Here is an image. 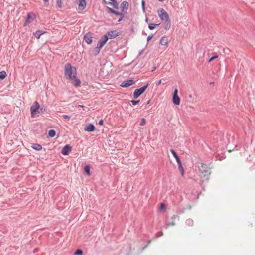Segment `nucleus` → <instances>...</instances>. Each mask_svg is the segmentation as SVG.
Returning a JSON list of instances; mask_svg holds the SVG:
<instances>
[{
    "label": "nucleus",
    "instance_id": "obj_1",
    "mask_svg": "<svg viewBox=\"0 0 255 255\" xmlns=\"http://www.w3.org/2000/svg\"><path fill=\"white\" fill-rule=\"evenodd\" d=\"M157 13L160 19L162 21H164V24L165 29L168 30L171 27V21L168 13L163 8L158 9L157 10Z\"/></svg>",
    "mask_w": 255,
    "mask_h": 255
},
{
    "label": "nucleus",
    "instance_id": "obj_2",
    "mask_svg": "<svg viewBox=\"0 0 255 255\" xmlns=\"http://www.w3.org/2000/svg\"><path fill=\"white\" fill-rule=\"evenodd\" d=\"M77 75V70L72 67L70 63H66L64 66V75L67 79L75 78Z\"/></svg>",
    "mask_w": 255,
    "mask_h": 255
},
{
    "label": "nucleus",
    "instance_id": "obj_3",
    "mask_svg": "<svg viewBox=\"0 0 255 255\" xmlns=\"http://www.w3.org/2000/svg\"><path fill=\"white\" fill-rule=\"evenodd\" d=\"M198 168L199 172L202 176L205 177L210 174V168L206 164L201 163L200 166Z\"/></svg>",
    "mask_w": 255,
    "mask_h": 255
},
{
    "label": "nucleus",
    "instance_id": "obj_4",
    "mask_svg": "<svg viewBox=\"0 0 255 255\" xmlns=\"http://www.w3.org/2000/svg\"><path fill=\"white\" fill-rule=\"evenodd\" d=\"M148 84L142 86L139 89H136L133 92V97L135 99L138 98L147 89Z\"/></svg>",
    "mask_w": 255,
    "mask_h": 255
},
{
    "label": "nucleus",
    "instance_id": "obj_5",
    "mask_svg": "<svg viewBox=\"0 0 255 255\" xmlns=\"http://www.w3.org/2000/svg\"><path fill=\"white\" fill-rule=\"evenodd\" d=\"M40 105L38 102L35 101L33 105L30 107V112L31 117H34L36 115L37 110L39 109Z\"/></svg>",
    "mask_w": 255,
    "mask_h": 255
},
{
    "label": "nucleus",
    "instance_id": "obj_6",
    "mask_svg": "<svg viewBox=\"0 0 255 255\" xmlns=\"http://www.w3.org/2000/svg\"><path fill=\"white\" fill-rule=\"evenodd\" d=\"M108 39L107 35H104L103 37L99 40L96 48H98V53L100 52V49L105 44Z\"/></svg>",
    "mask_w": 255,
    "mask_h": 255
},
{
    "label": "nucleus",
    "instance_id": "obj_7",
    "mask_svg": "<svg viewBox=\"0 0 255 255\" xmlns=\"http://www.w3.org/2000/svg\"><path fill=\"white\" fill-rule=\"evenodd\" d=\"M173 102L176 105H179L180 103V99L178 96V90L177 88H175L173 92V97H172Z\"/></svg>",
    "mask_w": 255,
    "mask_h": 255
},
{
    "label": "nucleus",
    "instance_id": "obj_8",
    "mask_svg": "<svg viewBox=\"0 0 255 255\" xmlns=\"http://www.w3.org/2000/svg\"><path fill=\"white\" fill-rule=\"evenodd\" d=\"M78 9L80 10H83L86 6L87 2L86 0H77Z\"/></svg>",
    "mask_w": 255,
    "mask_h": 255
},
{
    "label": "nucleus",
    "instance_id": "obj_9",
    "mask_svg": "<svg viewBox=\"0 0 255 255\" xmlns=\"http://www.w3.org/2000/svg\"><path fill=\"white\" fill-rule=\"evenodd\" d=\"M135 82L132 79H129L126 81H123L121 84V86L122 87H128L131 85L134 84Z\"/></svg>",
    "mask_w": 255,
    "mask_h": 255
},
{
    "label": "nucleus",
    "instance_id": "obj_10",
    "mask_svg": "<svg viewBox=\"0 0 255 255\" xmlns=\"http://www.w3.org/2000/svg\"><path fill=\"white\" fill-rule=\"evenodd\" d=\"M72 150V147L68 144L66 145L62 149L61 153L64 155H68Z\"/></svg>",
    "mask_w": 255,
    "mask_h": 255
},
{
    "label": "nucleus",
    "instance_id": "obj_11",
    "mask_svg": "<svg viewBox=\"0 0 255 255\" xmlns=\"http://www.w3.org/2000/svg\"><path fill=\"white\" fill-rule=\"evenodd\" d=\"M105 35H107L108 39H113L116 37L118 35V33L116 31H111L108 32Z\"/></svg>",
    "mask_w": 255,
    "mask_h": 255
},
{
    "label": "nucleus",
    "instance_id": "obj_12",
    "mask_svg": "<svg viewBox=\"0 0 255 255\" xmlns=\"http://www.w3.org/2000/svg\"><path fill=\"white\" fill-rule=\"evenodd\" d=\"M70 80L73 81V85L75 87H79L81 85V81L79 79H78L76 75L75 76V78H72V79H70Z\"/></svg>",
    "mask_w": 255,
    "mask_h": 255
},
{
    "label": "nucleus",
    "instance_id": "obj_13",
    "mask_svg": "<svg viewBox=\"0 0 255 255\" xmlns=\"http://www.w3.org/2000/svg\"><path fill=\"white\" fill-rule=\"evenodd\" d=\"M34 20V18L31 17V14L28 13L27 15L26 19L25 20V23H24V26H25L27 25V24L30 23Z\"/></svg>",
    "mask_w": 255,
    "mask_h": 255
},
{
    "label": "nucleus",
    "instance_id": "obj_14",
    "mask_svg": "<svg viewBox=\"0 0 255 255\" xmlns=\"http://www.w3.org/2000/svg\"><path fill=\"white\" fill-rule=\"evenodd\" d=\"M84 39L87 44H91L92 42V37L90 34H86L84 37Z\"/></svg>",
    "mask_w": 255,
    "mask_h": 255
},
{
    "label": "nucleus",
    "instance_id": "obj_15",
    "mask_svg": "<svg viewBox=\"0 0 255 255\" xmlns=\"http://www.w3.org/2000/svg\"><path fill=\"white\" fill-rule=\"evenodd\" d=\"M95 130V126L92 124H89L85 128V130L88 132H92Z\"/></svg>",
    "mask_w": 255,
    "mask_h": 255
},
{
    "label": "nucleus",
    "instance_id": "obj_16",
    "mask_svg": "<svg viewBox=\"0 0 255 255\" xmlns=\"http://www.w3.org/2000/svg\"><path fill=\"white\" fill-rule=\"evenodd\" d=\"M129 6L128 3L127 1H123L121 4V8L123 11L125 9H128Z\"/></svg>",
    "mask_w": 255,
    "mask_h": 255
},
{
    "label": "nucleus",
    "instance_id": "obj_17",
    "mask_svg": "<svg viewBox=\"0 0 255 255\" xmlns=\"http://www.w3.org/2000/svg\"><path fill=\"white\" fill-rule=\"evenodd\" d=\"M168 42V40L167 37H162L160 40V44L162 45H166Z\"/></svg>",
    "mask_w": 255,
    "mask_h": 255
},
{
    "label": "nucleus",
    "instance_id": "obj_18",
    "mask_svg": "<svg viewBox=\"0 0 255 255\" xmlns=\"http://www.w3.org/2000/svg\"><path fill=\"white\" fill-rule=\"evenodd\" d=\"M170 152L172 154L173 156L176 159V160L177 163H179L180 162H181V160H180V159L179 157L178 156V155H177L176 152L173 149H170Z\"/></svg>",
    "mask_w": 255,
    "mask_h": 255
},
{
    "label": "nucleus",
    "instance_id": "obj_19",
    "mask_svg": "<svg viewBox=\"0 0 255 255\" xmlns=\"http://www.w3.org/2000/svg\"><path fill=\"white\" fill-rule=\"evenodd\" d=\"M113 14L116 15H118V16H120V17L118 19V22H121L122 19H123V17H124V14L121 13V12H118V11H114Z\"/></svg>",
    "mask_w": 255,
    "mask_h": 255
},
{
    "label": "nucleus",
    "instance_id": "obj_20",
    "mask_svg": "<svg viewBox=\"0 0 255 255\" xmlns=\"http://www.w3.org/2000/svg\"><path fill=\"white\" fill-rule=\"evenodd\" d=\"M31 147L36 151H40L42 148V147L41 145L36 143L32 144Z\"/></svg>",
    "mask_w": 255,
    "mask_h": 255
},
{
    "label": "nucleus",
    "instance_id": "obj_21",
    "mask_svg": "<svg viewBox=\"0 0 255 255\" xmlns=\"http://www.w3.org/2000/svg\"><path fill=\"white\" fill-rule=\"evenodd\" d=\"M84 171L88 176H90V167L89 165H85L84 168Z\"/></svg>",
    "mask_w": 255,
    "mask_h": 255
},
{
    "label": "nucleus",
    "instance_id": "obj_22",
    "mask_svg": "<svg viewBox=\"0 0 255 255\" xmlns=\"http://www.w3.org/2000/svg\"><path fill=\"white\" fill-rule=\"evenodd\" d=\"M177 164L178 165L179 169L180 170V171L181 172V175L183 176L184 175V169L182 166L181 161L179 163H178Z\"/></svg>",
    "mask_w": 255,
    "mask_h": 255
},
{
    "label": "nucleus",
    "instance_id": "obj_23",
    "mask_svg": "<svg viewBox=\"0 0 255 255\" xmlns=\"http://www.w3.org/2000/svg\"><path fill=\"white\" fill-rule=\"evenodd\" d=\"M109 4L112 5L113 7L115 9L118 8V3H117L116 0L113 2H109Z\"/></svg>",
    "mask_w": 255,
    "mask_h": 255
},
{
    "label": "nucleus",
    "instance_id": "obj_24",
    "mask_svg": "<svg viewBox=\"0 0 255 255\" xmlns=\"http://www.w3.org/2000/svg\"><path fill=\"white\" fill-rule=\"evenodd\" d=\"M160 24H152L150 23L148 24V28L150 30H153L156 26H158Z\"/></svg>",
    "mask_w": 255,
    "mask_h": 255
},
{
    "label": "nucleus",
    "instance_id": "obj_25",
    "mask_svg": "<svg viewBox=\"0 0 255 255\" xmlns=\"http://www.w3.org/2000/svg\"><path fill=\"white\" fill-rule=\"evenodd\" d=\"M55 134H56V132H55V131L53 129H51L49 131V132H48V135L50 137H53L55 136Z\"/></svg>",
    "mask_w": 255,
    "mask_h": 255
},
{
    "label": "nucleus",
    "instance_id": "obj_26",
    "mask_svg": "<svg viewBox=\"0 0 255 255\" xmlns=\"http://www.w3.org/2000/svg\"><path fill=\"white\" fill-rule=\"evenodd\" d=\"M6 76V73L5 71H2L0 72V79H3Z\"/></svg>",
    "mask_w": 255,
    "mask_h": 255
},
{
    "label": "nucleus",
    "instance_id": "obj_27",
    "mask_svg": "<svg viewBox=\"0 0 255 255\" xmlns=\"http://www.w3.org/2000/svg\"><path fill=\"white\" fill-rule=\"evenodd\" d=\"M186 224L188 226H191L193 224V221L190 219H187L186 221Z\"/></svg>",
    "mask_w": 255,
    "mask_h": 255
},
{
    "label": "nucleus",
    "instance_id": "obj_28",
    "mask_svg": "<svg viewBox=\"0 0 255 255\" xmlns=\"http://www.w3.org/2000/svg\"><path fill=\"white\" fill-rule=\"evenodd\" d=\"M39 32H40L39 30H38L37 31H36V32L34 34L35 37L38 39H39L40 38V37L41 35Z\"/></svg>",
    "mask_w": 255,
    "mask_h": 255
},
{
    "label": "nucleus",
    "instance_id": "obj_29",
    "mask_svg": "<svg viewBox=\"0 0 255 255\" xmlns=\"http://www.w3.org/2000/svg\"><path fill=\"white\" fill-rule=\"evenodd\" d=\"M56 4L58 7L61 8L62 6V3L61 0H56Z\"/></svg>",
    "mask_w": 255,
    "mask_h": 255
},
{
    "label": "nucleus",
    "instance_id": "obj_30",
    "mask_svg": "<svg viewBox=\"0 0 255 255\" xmlns=\"http://www.w3.org/2000/svg\"><path fill=\"white\" fill-rule=\"evenodd\" d=\"M174 225H175V223H174V221H172V222H169V223H167L165 225V228L166 229H167L169 226H174Z\"/></svg>",
    "mask_w": 255,
    "mask_h": 255
},
{
    "label": "nucleus",
    "instance_id": "obj_31",
    "mask_svg": "<svg viewBox=\"0 0 255 255\" xmlns=\"http://www.w3.org/2000/svg\"><path fill=\"white\" fill-rule=\"evenodd\" d=\"M83 254V251L81 249H78L75 252L76 255H81Z\"/></svg>",
    "mask_w": 255,
    "mask_h": 255
},
{
    "label": "nucleus",
    "instance_id": "obj_32",
    "mask_svg": "<svg viewBox=\"0 0 255 255\" xmlns=\"http://www.w3.org/2000/svg\"><path fill=\"white\" fill-rule=\"evenodd\" d=\"M146 119L145 118H143L141 120V121L140 122V125L143 126L146 124Z\"/></svg>",
    "mask_w": 255,
    "mask_h": 255
},
{
    "label": "nucleus",
    "instance_id": "obj_33",
    "mask_svg": "<svg viewBox=\"0 0 255 255\" xmlns=\"http://www.w3.org/2000/svg\"><path fill=\"white\" fill-rule=\"evenodd\" d=\"M62 117L66 121H69L70 119V116L67 115H63Z\"/></svg>",
    "mask_w": 255,
    "mask_h": 255
},
{
    "label": "nucleus",
    "instance_id": "obj_34",
    "mask_svg": "<svg viewBox=\"0 0 255 255\" xmlns=\"http://www.w3.org/2000/svg\"><path fill=\"white\" fill-rule=\"evenodd\" d=\"M139 100H137V101H135V100H131L130 101V102L133 105H136L137 104H138L139 103Z\"/></svg>",
    "mask_w": 255,
    "mask_h": 255
},
{
    "label": "nucleus",
    "instance_id": "obj_35",
    "mask_svg": "<svg viewBox=\"0 0 255 255\" xmlns=\"http://www.w3.org/2000/svg\"><path fill=\"white\" fill-rule=\"evenodd\" d=\"M217 57H218V56H217V55L213 56L211 57L209 59V60L208 62H211L212 61H213V60H215V59L217 58Z\"/></svg>",
    "mask_w": 255,
    "mask_h": 255
},
{
    "label": "nucleus",
    "instance_id": "obj_36",
    "mask_svg": "<svg viewBox=\"0 0 255 255\" xmlns=\"http://www.w3.org/2000/svg\"><path fill=\"white\" fill-rule=\"evenodd\" d=\"M141 5L143 11H145V1L144 0H142Z\"/></svg>",
    "mask_w": 255,
    "mask_h": 255
},
{
    "label": "nucleus",
    "instance_id": "obj_37",
    "mask_svg": "<svg viewBox=\"0 0 255 255\" xmlns=\"http://www.w3.org/2000/svg\"><path fill=\"white\" fill-rule=\"evenodd\" d=\"M165 209V204L164 203H161L160 205V210H164Z\"/></svg>",
    "mask_w": 255,
    "mask_h": 255
},
{
    "label": "nucleus",
    "instance_id": "obj_38",
    "mask_svg": "<svg viewBox=\"0 0 255 255\" xmlns=\"http://www.w3.org/2000/svg\"><path fill=\"white\" fill-rule=\"evenodd\" d=\"M107 9H108L109 12L113 14V13L115 11L114 10H113L112 8L108 7H107Z\"/></svg>",
    "mask_w": 255,
    "mask_h": 255
},
{
    "label": "nucleus",
    "instance_id": "obj_39",
    "mask_svg": "<svg viewBox=\"0 0 255 255\" xmlns=\"http://www.w3.org/2000/svg\"><path fill=\"white\" fill-rule=\"evenodd\" d=\"M153 36V34H151V35L148 36L147 38V41H150L152 38Z\"/></svg>",
    "mask_w": 255,
    "mask_h": 255
},
{
    "label": "nucleus",
    "instance_id": "obj_40",
    "mask_svg": "<svg viewBox=\"0 0 255 255\" xmlns=\"http://www.w3.org/2000/svg\"><path fill=\"white\" fill-rule=\"evenodd\" d=\"M178 216H177V215H174L172 217L171 219H172V220L173 221L174 220H175L176 218H178Z\"/></svg>",
    "mask_w": 255,
    "mask_h": 255
},
{
    "label": "nucleus",
    "instance_id": "obj_41",
    "mask_svg": "<svg viewBox=\"0 0 255 255\" xmlns=\"http://www.w3.org/2000/svg\"><path fill=\"white\" fill-rule=\"evenodd\" d=\"M98 124L100 125H103V120L102 119H101L99 122H98Z\"/></svg>",
    "mask_w": 255,
    "mask_h": 255
},
{
    "label": "nucleus",
    "instance_id": "obj_42",
    "mask_svg": "<svg viewBox=\"0 0 255 255\" xmlns=\"http://www.w3.org/2000/svg\"><path fill=\"white\" fill-rule=\"evenodd\" d=\"M39 33L41 34V35H42L45 33H46V31H42V30H39Z\"/></svg>",
    "mask_w": 255,
    "mask_h": 255
},
{
    "label": "nucleus",
    "instance_id": "obj_43",
    "mask_svg": "<svg viewBox=\"0 0 255 255\" xmlns=\"http://www.w3.org/2000/svg\"><path fill=\"white\" fill-rule=\"evenodd\" d=\"M161 84V80H160L159 81H158V82L157 83V85H159L160 84Z\"/></svg>",
    "mask_w": 255,
    "mask_h": 255
},
{
    "label": "nucleus",
    "instance_id": "obj_44",
    "mask_svg": "<svg viewBox=\"0 0 255 255\" xmlns=\"http://www.w3.org/2000/svg\"><path fill=\"white\" fill-rule=\"evenodd\" d=\"M143 52V50H141L139 53V55H141Z\"/></svg>",
    "mask_w": 255,
    "mask_h": 255
},
{
    "label": "nucleus",
    "instance_id": "obj_45",
    "mask_svg": "<svg viewBox=\"0 0 255 255\" xmlns=\"http://www.w3.org/2000/svg\"><path fill=\"white\" fill-rule=\"evenodd\" d=\"M49 0H43V1L45 2H48Z\"/></svg>",
    "mask_w": 255,
    "mask_h": 255
},
{
    "label": "nucleus",
    "instance_id": "obj_46",
    "mask_svg": "<svg viewBox=\"0 0 255 255\" xmlns=\"http://www.w3.org/2000/svg\"><path fill=\"white\" fill-rule=\"evenodd\" d=\"M145 21H146V22H148V18H146V19H145Z\"/></svg>",
    "mask_w": 255,
    "mask_h": 255
},
{
    "label": "nucleus",
    "instance_id": "obj_47",
    "mask_svg": "<svg viewBox=\"0 0 255 255\" xmlns=\"http://www.w3.org/2000/svg\"><path fill=\"white\" fill-rule=\"evenodd\" d=\"M160 2H163V1H164V0H158Z\"/></svg>",
    "mask_w": 255,
    "mask_h": 255
},
{
    "label": "nucleus",
    "instance_id": "obj_48",
    "mask_svg": "<svg viewBox=\"0 0 255 255\" xmlns=\"http://www.w3.org/2000/svg\"><path fill=\"white\" fill-rule=\"evenodd\" d=\"M96 49H97V53H98V48H96Z\"/></svg>",
    "mask_w": 255,
    "mask_h": 255
},
{
    "label": "nucleus",
    "instance_id": "obj_49",
    "mask_svg": "<svg viewBox=\"0 0 255 255\" xmlns=\"http://www.w3.org/2000/svg\"><path fill=\"white\" fill-rule=\"evenodd\" d=\"M150 102V100H149L148 102H147V104H149Z\"/></svg>",
    "mask_w": 255,
    "mask_h": 255
},
{
    "label": "nucleus",
    "instance_id": "obj_50",
    "mask_svg": "<svg viewBox=\"0 0 255 255\" xmlns=\"http://www.w3.org/2000/svg\"><path fill=\"white\" fill-rule=\"evenodd\" d=\"M155 69V68L154 67V68H153V71Z\"/></svg>",
    "mask_w": 255,
    "mask_h": 255
},
{
    "label": "nucleus",
    "instance_id": "obj_51",
    "mask_svg": "<svg viewBox=\"0 0 255 255\" xmlns=\"http://www.w3.org/2000/svg\"><path fill=\"white\" fill-rule=\"evenodd\" d=\"M155 69V68L154 67V68H153V71Z\"/></svg>",
    "mask_w": 255,
    "mask_h": 255
}]
</instances>
